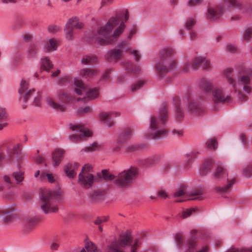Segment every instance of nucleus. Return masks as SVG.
I'll list each match as a JSON object with an SVG mask.
<instances>
[{"mask_svg": "<svg viewBox=\"0 0 252 252\" xmlns=\"http://www.w3.org/2000/svg\"><path fill=\"white\" fill-rule=\"evenodd\" d=\"M124 141L122 140L118 137V139L114 143V146L112 150L114 152L120 151L122 149V145L124 143Z\"/></svg>", "mask_w": 252, "mask_h": 252, "instance_id": "52", "label": "nucleus"}, {"mask_svg": "<svg viewBox=\"0 0 252 252\" xmlns=\"http://www.w3.org/2000/svg\"><path fill=\"white\" fill-rule=\"evenodd\" d=\"M64 151L62 149H56L52 153V164L54 167L58 166L63 160Z\"/></svg>", "mask_w": 252, "mask_h": 252, "instance_id": "23", "label": "nucleus"}, {"mask_svg": "<svg viewBox=\"0 0 252 252\" xmlns=\"http://www.w3.org/2000/svg\"><path fill=\"white\" fill-rule=\"evenodd\" d=\"M141 244V240L137 237H132L130 233L125 232L120 235L117 239L110 242L107 245L106 252H125L124 247L128 246L131 252H138Z\"/></svg>", "mask_w": 252, "mask_h": 252, "instance_id": "4", "label": "nucleus"}, {"mask_svg": "<svg viewBox=\"0 0 252 252\" xmlns=\"http://www.w3.org/2000/svg\"><path fill=\"white\" fill-rule=\"evenodd\" d=\"M29 82L28 80L23 79L21 81L20 86L19 89L20 94L19 100L23 108H26L28 101L29 94L32 92V90L27 91Z\"/></svg>", "mask_w": 252, "mask_h": 252, "instance_id": "18", "label": "nucleus"}, {"mask_svg": "<svg viewBox=\"0 0 252 252\" xmlns=\"http://www.w3.org/2000/svg\"><path fill=\"white\" fill-rule=\"evenodd\" d=\"M239 10L247 17H252V5L246 4L242 2V6Z\"/></svg>", "mask_w": 252, "mask_h": 252, "instance_id": "38", "label": "nucleus"}, {"mask_svg": "<svg viewBox=\"0 0 252 252\" xmlns=\"http://www.w3.org/2000/svg\"><path fill=\"white\" fill-rule=\"evenodd\" d=\"M233 70L227 68L224 72V75L227 82L230 85L238 98L242 101L246 100V94L250 93L252 90L251 78L252 77V71L247 70L240 73L236 79L233 77Z\"/></svg>", "mask_w": 252, "mask_h": 252, "instance_id": "2", "label": "nucleus"}, {"mask_svg": "<svg viewBox=\"0 0 252 252\" xmlns=\"http://www.w3.org/2000/svg\"><path fill=\"white\" fill-rule=\"evenodd\" d=\"M208 245L203 244L201 239L190 238L186 242L185 252H209Z\"/></svg>", "mask_w": 252, "mask_h": 252, "instance_id": "12", "label": "nucleus"}, {"mask_svg": "<svg viewBox=\"0 0 252 252\" xmlns=\"http://www.w3.org/2000/svg\"><path fill=\"white\" fill-rule=\"evenodd\" d=\"M200 88L203 91V98L209 99L211 97V93L214 86L213 82L212 80L206 78H201L199 82Z\"/></svg>", "mask_w": 252, "mask_h": 252, "instance_id": "19", "label": "nucleus"}, {"mask_svg": "<svg viewBox=\"0 0 252 252\" xmlns=\"http://www.w3.org/2000/svg\"><path fill=\"white\" fill-rule=\"evenodd\" d=\"M92 167L89 164L83 166L78 175V183L85 188L91 187L95 179L92 173Z\"/></svg>", "mask_w": 252, "mask_h": 252, "instance_id": "11", "label": "nucleus"}, {"mask_svg": "<svg viewBox=\"0 0 252 252\" xmlns=\"http://www.w3.org/2000/svg\"><path fill=\"white\" fill-rule=\"evenodd\" d=\"M100 177H102L104 180L107 181L115 180L116 179L115 176L110 173L108 171L103 170L101 171V173L98 174Z\"/></svg>", "mask_w": 252, "mask_h": 252, "instance_id": "44", "label": "nucleus"}, {"mask_svg": "<svg viewBox=\"0 0 252 252\" xmlns=\"http://www.w3.org/2000/svg\"><path fill=\"white\" fill-rule=\"evenodd\" d=\"M48 30L50 32L55 33L59 31L60 27L55 25L50 26L48 27Z\"/></svg>", "mask_w": 252, "mask_h": 252, "instance_id": "64", "label": "nucleus"}, {"mask_svg": "<svg viewBox=\"0 0 252 252\" xmlns=\"http://www.w3.org/2000/svg\"><path fill=\"white\" fill-rule=\"evenodd\" d=\"M195 17L189 18L185 23V28L187 30H191L196 23Z\"/></svg>", "mask_w": 252, "mask_h": 252, "instance_id": "47", "label": "nucleus"}, {"mask_svg": "<svg viewBox=\"0 0 252 252\" xmlns=\"http://www.w3.org/2000/svg\"><path fill=\"white\" fill-rule=\"evenodd\" d=\"M129 48V43L127 41H123L119 43L117 48L107 52L106 58L109 62L117 61L122 57L124 51H128Z\"/></svg>", "mask_w": 252, "mask_h": 252, "instance_id": "13", "label": "nucleus"}, {"mask_svg": "<svg viewBox=\"0 0 252 252\" xmlns=\"http://www.w3.org/2000/svg\"><path fill=\"white\" fill-rule=\"evenodd\" d=\"M16 216L13 211L6 212L3 214V220L5 222L11 220Z\"/></svg>", "mask_w": 252, "mask_h": 252, "instance_id": "50", "label": "nucleus"}, {"mask_svg": "<svg viewBox=\"0 0 252 252\" xmlns=\"http://www.w3.org/2000/svg\"><path fill=\"white\" fill-rule=\"evenodd\" d=\"M40 68L49 72L53 67V64L50 59L46 57H43L40 60Z\"/></svg>", "mask_w": 252, "mask_h": 252, "instance_id": "33", "label": "nucleus"}, {"mask_svg": "<svg viewBox=\"0 0 252 252\" xmlns=\"http://www.w3.org/2000/svg\"><path fill=\"white\" fill-rule=\"evenodd\" d=\"M74 90L77 94L81 95L86 93L85 99L93 100L99 96L98 89L96 88H92L87 91L85 84L79 78H74Z\"/></svg>", "mask_w": 252, "mask_h": 252, "instance_id": "10", "label": "nucleus"}, {"mask_svg": "<svg viewBox=\"0 0 252 252\" xmlns=\"http://www.w3.org/2000/svg\"><path fill=\"white\" fill-rule=\"evenodd\" d=\"M183 101L186 103L188 110L190 112L198 114L203 111L201 104L195 102L190 97H185Z\"/></svg>", "mask_w": 252, "mask_h": 252, "instance_id": "20", "label": "nucleus"}, {"mask_svg": "<svg viewBox=\"0 0 252 252\" xmlns=\"http://www.w3.org/2000/svg\"><path fill=\"white\" fill-rule=\"evenodd\" d=\"M97 148V144L96 143H93V144L90 145L88 147H86L84 149L85 152H92L93 151L95 150Z\"/></svg>", "mask_w": 252, "mask_h": 252, "instance_id": "63", "label": "nucleus"}, {"mask_svg": "<svg viewBox=\"0 0 252 252\" xmlns=\"http://www.w3.org/2000/svg\"><path fill=\"white\" fill-rule=\"evenodd\" d=\"M23 221L25 225H31L36 222L35 219L33 218L25 217L23 219Z\"/></svg>", "mask_w": 252, "mask_h": 252, "instance_id": "61", "label": "nucleus"}, {"mask_svg": "<svg viewBox=\"0 0 252 252\" xmlns=\"http://www.w3.org/2000/svg\"><path fill=\"white\" fill-rule=\"evenodd\" d=\"M234 180H227V184L222 187H217L215 188L214 191L218 194H220L222 196L229 192V189L234 185Z\"/></svg>", "mask_w": 252, "mask_h": 252, "instance_id": "27", "label": "nucleus"}, {"mask_svg": "<svg viewBox=\"0 0 252 252\" xmlns=\"http://www.w3.org/2000/svg\"><path fill=\"white\" fill-rule=\"evenodd\" d=\"M175 241L177 247L179 249H181L182 248L183 245L184 244V239L181 235H177L175 238Z\"/></svg>", "mask_w": 252, "mask_h": 252, "instance_id": "57", "label": "nucleus"}, {"mask_svg": "<svg viewBox=\"0 0 252 252\" xmlns=\"http://www.w3.org/2000/svg\"><path fill=\"white\" fill-rule=\"evenodd\" d=\"M132 136V130L130 127H126L121 130L118 137L122 140L125 141Z\"/></svg>", "mask_w": 252, "mask_h": 252, "instance_id": "36", "label": "nucleus"}, {"mask_svg": "<svg viewBox=\"0 0 252 252\" xmlns=\"http://www.w3.org/2000/svg\"><path fill=\"white\" fill-rule=\"evenodd\" d=\"M24 175L23 171H19L13 173L12 176L15 179L17 184H21L24 179Z\"/></svg>", "mask_w": 252, "mask_h": 252, "instance_id": "43", "label": "nucleus"}, {"mask_svg": "<svg viewBox=\"0 0 252 252\" xmlns=\"http://www.w3.org/2000/svg\"><path fill=\"white\" fill-rule=\"evenodd\" d=\"M58 44V41L55 38L47 39L44 43V50L46 52L56 51L57 49Z\"/></svg>", "mask_w": 252, "mask_h": 252, "instance_id": "26", "label": "nucleus"}, {"mask_svg": "<svg viewBox=\"0 0 252 252\" xmlns=\"http://www.w3.org/2000/svg\"><path fill=\"white\" fill-rule=\"evenodd\" d=\"M80 252H101L97 249L95 245L92 242L88 240L85 241L84 247L80 251Z\"/></svg>", "mask_w": 252, "mask_h": 252, "instance_id": "31", "label": "nucleus"}, {"mask_svg": "<svg viewBox=\"0 0 252 252\" xmlns=\"http://www.w3.org/2000/svg\"><path fill=\"white\" fill-rule=\"evenodd\" d=\"M138 170L136 168H130L119 173L114 181L117 187L126 188L128 187L136 178Z\"/></svg>", "mask_w": 252, "mask_h": 252, "instance_id": "8", "label": "nucleus"}, {"mask_svg": "<svg viewBox=\"0 0 252 252\" xmlns=\"http://www.w3.org/2000/svg\"><path fill=\"white\" fill-rule=\"evenodd\" d=\"M91 109L88 106L80 107L78 109L77 112L79 114H84L90 112Z\"/></svg>", "mask_w": 252, "mask_h": 252, "instance_id": "60", "label": "nucleus"}, {"mask_svg": "<svg viewBox=\"0 0 252 252\" xmlns=\"http://www.w3.org/2000/svg\"><path fill=\"white\" fill-rule=\"evenodd\" d=\"M203 0H188L187 6L189 7H192L199 5L202 3Z\"/></svg>", "mask_w": 252, "mask_h": 252, "instance_id": "55", "label": "nucleus"}, {"mask_svg": "<svg viewBox=\"0 0 252 252\" xmlns=\"http://www.w3.org/2000/svg\"><path fill=\"white\" fill-rule=\"evenodd\" d=\"M126 72L130 75L136 74L140 71L138 66H134L131 63L128 62L124 64Z\"/></svg>", "mask_w": 252, "mask_h": 252, "instance_id": "37", "label": "nucleus"}, {"mask_svg": "<svg viewBox=\"0 0 252 252\" xmlns=\"http://www.w3.org/2000/svg\"><path fill=\"white\" fill-rule=\"evenodd\" d=\"M32 99L33 104L36 106H40L41 104V94L34 89H32V92L29 94L28 100Z\"/></svg>", "mask_w": 252, "mask_h": 252, "instance_id": "30", "label": "nucleus"}, {"mask_svg": "<svg viewBox=\"0 0 252 252\" xmlns=\"http://www.w3.org/2000/svg\"><path fill=\"white\" fill-rule=\"evenodd\" d=\"M193 63L194 59L192 62L187 61L186 62H185L182 68L183 71L184 72H188L191 70H196L198 66H195V67H193Z\"/></svg>", "mask_w": 252, "mask_h": 252, "instance_id": "42", "label": "nucleus"}, {"mask_svg": "<svg viewBox=\"0 0 252 252\" xmlns=\"http://www.w3.org/2000/svg\"><path fill=\"white\" fill-rule=\"evenodd\" d=\"M20 147V144H16L12 148H9L7 150V155L6 157V159L11 164L15 165L17 162L18 168L20 167V162L24 158L19 150Z\"/></svg>", "mask_w": 252, "mask_h": 252, "instance_id": "14", "label": "nucleus"}, {"mask_svg": "<svg viewBox=\"0 0 252 252\" xmlns=\"http://www.w3.org/2000/svg\"><path fill=\"white\" fill-rule=\"evenodd\" d=\"M173 102L176 108L175 118L178 121L182 119L184 116V111L181 107V100L179 97H175L173 99Z\"/></svg>", "mask_w": 252, "mask_h": 252, "instance_id": "28", "label": "nucleus"}, {"mask_svg": "<svg viewBox=\"0 0 252 252\" xmlns=\"http://www.w3.org/2000/svg\"><path fill=\"white\" fill-rule=\"evenodd\" d=\"M224 13L222 6H209L205 13V18L210 22H214L220 20Z\"/></svg>", "mask_w": 252, "mask_h": 252, "instance_id": "16", "label": "nucleus"}, {"mask_svg": "<svg viewBox=\"0 0 252 252\" xmlns=\"http://www.w3.org/2000/svg\"><path fill=\"white\" fill-rule=\"evenodd\" d=\"M108 216H101L97 217L94 221V223L96 225H100L102 223L108 221Z\"/></svg>", "mask_w": 252, "mask_h": 252, "instance_id": "56", "label": "nucleus"}, {"mask_svg": "<svg viewBox=\"0 0 252 252\" xmlns=\"http://www.w3.org/2000/svg\"><path fill=\"white\" fill-rule=\"evenodd\" d=\"M206 146L211 149H215L217 147L218 143L215 139L211 138L206 142Z\"/></svg>", "mask_w": 252, "mask_h": 252, "instance_id": "54", "label": "nucleus"}, {"mask_svg": "<svg viewBox=\"0 0 252 252\" xmlns=\"http://www.w3.org/2000/svg\"><path fill=\"white\" fill-rule=\"evenodd\" d=\"M201 194V191L199 189H193L188 193V199L194 200L198 199V196Z\"/></svg>", "mask_w": 252, "mask_h": 252, "instance_id": "46", "label": "nucleus"}, {"mask_svg": "<svg viewBox=\"0 0 252 252\" xmlns=\"http://www.w3.org/2000/svg\"><path fill=\"white\" fill-rule=\"evenodd\" d=\"M97 58L94 55H86L81 60V63L84 64H87L91 63H94L97 61Z\"/></svg>", "mask_w": 252, "mask_h": 252, "instance_id": "41", "label": "nucleus"}, {"mask_svg": "<svg viewBox=\"0 0 252 252\" xmlns=\"http://www.w3.org/2000/svg\"><path fill=\"white\" fill-rule=\"evenodd\" d=\"M175 201L182 202L188 200V193H187V187L185 184L179 186L173 194Z\"/></svg>", "mask_w": 252, "mask_h": 252, "instance_id": "21", "label": "nucleus"}, {"mask_svg": "<svg viewBox=\"0 0 252 252\" xmlns=\"http://www.w3.org/2000/svg\"><path fill=\"white\" fill-rule=\"evenodd\" d=\"M168 114L165 108H161L158 116L152 115L149 118V129L146 137L153 139H161L166 137L168 131L165 127Z\"/></svg>", "mask_w": 252, "mask_h": 252, "instance_id": "3", "label": "nucleus"}, {"mask_svg": "<svg viewBox=\"0 0 252 252\" xmlns=\"http://www.w3.org/2000/svg\"><path fill=\"white\" fill-rule=\"evenodd\" d=\"M215 103H224L230 101V95L226 94L224 87H215L212 90L211 97Z\"/></svg>", "mask_w": 252, "mask_h": 252, "instance_id": "17", "label": "nucleus"}, {"mask_svg": "<svg viewBox=\"0 0 252 252\" xmlns=\"http://www.w3.org/2000/svg\"><path fill=\"white\" fill-rule=\"evenodd\" d=\"M36 54L37 51L34 47L30 46L27 48V56L28 58L32 59L34 58Z\"/></svg>", "mask_w": 252, "mask_h": 252, "instance_id": "53", "label": "nucleus"}, {"mask_svg": "<svg viewBox=\"0 0 252 252\" xmlns=\"http://www.w3.org/2000/svg\"><path fill=\"white\" fill-rule=\"evenodd\" d=\"M174 53V49L171 46L165 47L160 51V59L156 64V71L159 77H164L165 75L173 70L176 62L170 56Z\"/></svg>", "mask_w": 252, "mask_h": 252, "instance_id": "5", "label": "nucleus"}, {"mask_svg": "<svg viewBox=\"0 0 252 252\" xmlns=\"http://www.w3.org/2000/svg\"><path fill=\"white\" fill-rule=\"evenodd\" d=\"M69 127L74 133L69 136L68 138L71 142H77L85 140L92 135V132L84 127L83 126L78 122H74L69 125Z\"/></svg>", "mask_w": 252, "mask_h": 252, "instance_id": "9", "label": "nucleus"}, {"mask_svg": "<svg viewBox=\"0 0 252 252\" xmlns=\"http://www.w3.org/2000/svg\"><path fill=\"white\" fill-rule=\"evenodd\" d=\"M100 177H102L104 180L107 181L115 180L116 179L115 176L110 173L108 171L103 170L101 171V173L98 174Z\"/></svg>", "mask_w": 252, "mask_h": 252, "instance_id": "45", "label": "nucleus"}, {"mask_svg": "<svg viewBox=\"0 0 252 252\" xmlns=\"http://www.w3.org/2000/svg\"><path fill=\"white\" fill-rule=\"evenodd\" d=\"M146 147L145 144L131 145L126 147L127 152L131 153L144 149Z\"/></svg>", "mask_w": 252, "mask_h": 252, "instance_id": "48", "label": "nucleus"}, {"mask_svg": "<svg viewBox=\"0 0 252 252\" xmlns=\"http://www.w3.org/2000/svg\"><path fill=\"white\" fill-rule=\"evenodd\" d=\"M112 115L117 117L120 115V113L119 112H102L99 114V118L100 120L105 122L107 126L111 127L114 124V122L110 120V117Z\"/></svg>", "mask_w": 252, "mask_h": 252, "instance_id": "25", "label": "nucleus"}, {"mask_svg": "<svg viewBox=\"0 0 252 252\" xmlns=\"http://www.w3.org/2000/svg\"><path fill=\"white\" fill-rule=\"evenodd\" d=\"M223 3L221 5L223 8L227 9L235 8H241L242 6V1L240 0H222Z\"/></svg>", "mask_w": 252, "mask_h": 252, "instance_id": "29", "label": "nucleus"}, {"mask_svg": "<svg viewBox=\"0 0 252 252\" xmlns=\"http://www.w3.org/2000/svg\"><path fill=\"white\" fill-rule=\"evenodd\" d=\"M252 37V28L250 27H246L243 32L242 38L245 41H249Z\"/></svg>", "mask_w": 252, "mask_h": 252, "instance_id": "40", "label": "nucleus"}, {"mask_svg": "<svg viewBox=\"0 0 252 252\" xmlns=\"http://www.w3.org/2000/svg\"><path fill=\"white\" fill-rule=\"evenodd\" d=\"M214 161L212 158H207L205 160L200 168L201 174L205 175L208 173L210 171L211 167Z\"/></svg>", "mask_w": 252, "mask_h": 252, "instance_id": "34", "label": "nucleus"}, {"mask_svg": "<svg viewBox=\"0 0 252 252\" xmlns=\"http://www.w3.org/2000/svg\"><path fill=\"white\" fill-rule=\"evenodd\" d=\"M201 66L203 69L208 70L211 68L210 62L204 56H199L194 58L193 67Z\"/></svg>", "mask_w": 252, "mask_h": 252, "instance_id": "22", "label": "nucleus"}, {"mask_svg": "<svg viewBox=\"0 0 252 252\" xmlns=\"http://www.w3.org/2000/svg\"><path fill=\"white\" fill-rule=\"evenodd\" d=\"M226 252H252V249H239L235 248H231Z\"/></svg>", "mask_w": 252, "mask_h": 252, "instance_id": "62", "label": "nucleus"}, {"mask_svg": "<svg viewBox=\"0 0 252 252\" xmlns=\"http://www.w3.org/2000/svg\"><path fill=\"white\" fill-rule=\"evenodd\" d=\"M60 195L58 189H47L40 194L39 205L45 214L55 213L58 211L57 197Z\"/></svg>", "mask_w": 252, "mask_h": 252, "instance_id": "6", "label": "nucleus"}, {"mask_svg": "<svg viewBox=\"0 0 252 252\" xmlns=\"http://www.w3.org/2000/svg\"><path fill=\"white\" fill-rule=\"evenodd\" d=\"M84 26V24L80 22L76 18H72L69 19L66 24L64 29L65 38L68 40H71L73 38L74 30L81 29Z\"/></svg>", "mask_w": 252, "mask_h": 252, "instance_id": "15", "label": "nucleus"}, {"mask_svg": "<svg viewBox=\"0 0 252 252\" xmlns=\"http://www.w3.org/2000/svg\"><path fill=\"white\" fill-rule=\"evenodd\" d=\"M56 99L58 102L54 97L49 95L46 96L45 101L48 107L59 112H64L67 108L66 105L75 100L74 97L65 90L58 91Z\"/></svg>", "mask_w": 252, "mask_h": 252, "instance_id": "7", "label": "nucleus"}, {"mask_svg": "<svg viewBox=\"0 0 252 252\" xmlns=\"http://www.w3.org/2000/svg\"><path fill=\"white\" fill-rule=\"evenodd\" d=\"M195 212L193 208L187 209L183 210L182 213V218L184 219L187 218L190 216L193 212Z\"/></svg>", "mask_w": 252, "mask_h": 252, "instance_id": "59", "label": "nucleus"}, {"mask_svg": "<svg viewBox=\"0 0 252 252\" xmlns=\"http://www.w3.org/2000/svg\"><path fill=\"white\" fill-rule=\"evenodd\" d=\"M144 84V82L143 81H139L136 83L133 84L129 89V91L131 93H134V92L140 89Z\"/></svg>", "mask_w": 252, "mask_h": 252, "instance_id": "51", "label": "nucleus"}, {"mask_svg": "<svg viewBox=\"0 0 252 252\" xmlns=\"http://www.w3.org/2000/svg\"><path fill=\"white\" fill-rule=\"evenodd\" d=\"M158 196L162 199H166L168 197L166 190L164 188H160L158 192Z\"/></svg>", "mask_w": 252, "mask_h": 252, "instance_id": "58", "label": "nucleus"}, {"mask_svg": "<svg viewBox=\"0 0 252 252\" xmlns=\"http://www.w3.org/2000/svg\"><path fill=\"white\" fill-rule=\"evenodd\" d=\"M40 178L41 180L47 179L49 182L52 183L55 182L56 177L52 173L42 172L40 174Z\"/></svg>", "mask_w": 252, "mask_h": 252, "instance_id": "49", "label": "nucleus"}, {"mask_svg": "<svg viewBox=\"0 0 252 252\" xmlns=\"http://www.w3.org/2000/svg\"><path fill=\"white\" fill-rule=\"evenodd\" d=\"M80 166L79 164L75 162L73 164L68 163L64 166V172L68 178H73L76 175V170Z\"/></svg>", "mask_w": 252, "mask_h": 252, "instance_id": "24", "label": "nucleus"}, {"mask_svg": "<svg viewBox=\"0 0 252 252\" xmlns=\"http://www.w3.org/2000/svg\"><path fill=\"white\" fill-rule=\"evenodd\" d=\"M242 173L243 176L246 177L252 175V162L247 163L243 166Z\"/></svg>", "mask_w": 252, "mask_h": 252, "instance_id": "39", "label": "nucleus"}, {"mask_svg": "<svg viewBox=\"0 0 252 252\" xmlns=\"http://www.w3.org/2000/svg\"><path fill=\"white\" fill-rule=\"evenodd\" d=\"M98 73L97 70L94 68H84L80 72V75L86 78H92Z\"/></svg>", "mask_w": 252, "mask_h": 252, "instance_id": "35", "label": "nucleus"}, {"mask_svg": "<svg viewBox=\"0 0 252 252\" xmlns=\"http://www.w3.org/2000/svg\"><path fill=\"white\" fill-rule=\"evenodd\" d=\"M128 17L127 11L111 17L105 25L98 29L97 33L94 36L95 41L101 45L113 43L124 32L125 23Z\"/></svg>", "mask_w": 252, "mask_h": 252, "instance_id": "1", "label": "nucleus"}, {"mask_svg": "<svg viewBox=\"0 0 252 252\" xmlns=\"http://www.w3.org/2000/svg\"><path fill=\"white\" fill-rule=\"evenodd\" d=\"M226 175V171L221 165H218L213 173V178L216 181H220Z\"/></svg>", "mask_w": 252, "mask_h": 252, "instance_id": "32", "label": "nucleus"}]
</instances>
